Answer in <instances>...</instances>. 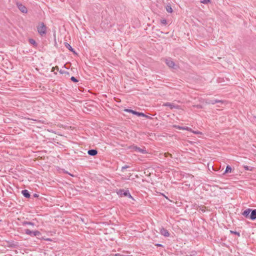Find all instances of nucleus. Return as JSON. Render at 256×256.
I'll use <instances>...</instances> for the list:
<instances>
[{
    "mask_svg": "<svg viewBox=\"0 0 256 256\" xmlns=\"http://www.w3.org/2000/svg\"><path fill=\"white\" fill-rule=\"evenodd\" d=\"M193 133L195 134H202L199 131H191Z\"/></svg>",
    "mask_w": 256,
    "mask_h": 256,
    "instance_id": "cd10ccee",
    "label": "nucleus"
},
{
    "mask_svg": "<svg viewBox=\"0 0 256 256\" xmlns=\"http://www.w3.org/2000/svg\"><path fill=\"white\" fill-rule=\"evenodd\" d=\"M250 218L251 220H254L256 219V209L252 210Z\"/></svg>",
    "mask_w": 256,
    "mask_h": 256,
    "instance_id": "0eeeda50",
    "label": "nucleus"
},
{
    "mask_svg": "<svg viewBox=\"0 0 256 256\" xmlns=\"http://www.w3.org/2000/svg\"><path fill=\"white\" fill-rule=\"evenodd\" d=\"M210 2V0H200V2L204 4H207L208 2Z\"/></svg>",
    "mask_w": 256,
    "mask_h": 256,
    "instance_id": "5701e85b",
    "label": "nucleus"
},
{
    "mask_svg": "<svg viewBox=\"0 0 256 256\" xmlns=\"http://www.w3.org/2000/svg\"><path fill=\"white\" fill-rule=\"evenodd\" d=\"M165 106H169L170 109H172L174 108H177L178 106H175L173 104L170 103V102H166L164 104Z\"/></svg>",
    "mask_w": 256,
    "mask_h": 256,
    "instance_id": "ddd939ff",
    "label": "nucleus"
},
{
    "mask_svg": "<svg viewBox=\"0 0 256 256\" xmlns=\"http://www.w3.org/2000/svg\"><path fill=\"white\" fill-rule=\"evenodd\" d=\"M25 234L31 236H36L40 235V232L38 230L32 231L29 229L25 230Z\"/></svg>",
    "mask_w": 256,
    "mask_h": 256,
    "instance_id": "20e7f679",
    "label": "nucleus"
},
{
    "mask_svg": "<svg viewBox=\"0 0 256 256\" xmlns=\"http://www.w3.org/2000/svg\"><path fill=\"white\" fill-rule=\"evenodd\" d=\"M124 111L126 112L132 113V114H135V115H136V112H136L135 110H131V109H125Z\"/></svg>",
    "mask_w": 256,
    "mask_h": 256,
    "instance_id": "a211bd4d",
    "label": "nucleus"
},
{
    "mask_svg": "<svg viewBox=\"0 0 256 256\" xmlns=\"http://www.w3.org/2000/svg\"><path fill=\"white\" fill-rule=\"evenodd\" d=\"M22 225L26 226V225H30L31 226H34L35 224L34 222H28V221H24L22 222Z\"/></svg>",
    "mask_w": 256,
    "mask_h": 256,
    "instance_id": "dca6fc26",
    "label": "nucleus"
},
{
    "mask_svg": "<svg viewBox=\"0 0 256 256\" xmlns=\"http://www.w3.org/2000/svg\"><path fill=\"white\" fill-rule=\"evenodd\" d=\"M252 210V209L250 208H247L246 210H244L243 212L242 213V214L246 217L248 218L249 216L250 213V212Z\"/></svg>",
    "mask_w": 256,
    "mask_h": 256,
    "instance_id": "1a4fd4ad",
    "label": "nucleus"
},
{
    "mask_svg": "<svg viewBox=\"0 0 256 256\" xmlns=\"http://www.w3.org/2000/svg\"><path fill=\"white\" fill-rule=\"evenodd\" d=\"M88 154L91 156H94L98 154V152L96 150H90L88 152Z\"/></svg>",
    "mask_w": 256,
    "mask_h": 256,
    "instance_id": "9b49d317",
    "label": "nucleus"
},
{
    "mask_svg": "<svg viewBox=\"0 0 256 256\" xmlns=\"http://www.w3.org/2000/svg\"><path fill=\"white\" fill-rule=\"evenodd\" d=\"M200 210H201L202 212H204L206 211V208L204 206H202L200 208Z\"/></svg>",
    "mask_w": 256,
    "mask_h": 256,
    "instance_id": "bb28decb",
    "label": "nucleus"
},
{
    "mask_svg": "<svg viewBox=\"0 0 256 256\" xmlns=\"http://www.w3.org/2000/svg\"><path fill=\"white\" fill-rule=\"evenodd\" d=\"M34 196L35 197H37V196H38V195H37L36 194H35L34 195Z\"/></svg>",
    "mask_w": 256,
    "mask_h": 256,
    "instance_id": "2f4dec72",
    "label": "nucleus"
},
{
    "mask_svg": "<svg viewBox=\"0 0 256 256\" xmlns=\"http://www.w3.org/2000/svg\"><path fill=\"white\" fill-rule=\"evenodd\" d=\"M60 0L62 1V2H63L64 0Z\"/></svg>",
    "mask_w": 256,
    "mask_h": 256,
    "instance_id": "72a5a7b5",
    "label": "nucleus"
},
{
    "mask_svg": "<svg viewBox=\"0 0 256 256\" xmlns=\"http://www.w3.org/2000/svg\"><path fill=\"white\" fill-rule=\"evenodd\" d=\"M65 46L70 51L74 52V49L68 43L65 42Z\"/></svg>",
    "mask_w": 256,
    "mask_h": 256,
    "instance_id": "4468645a",
    "label": "nucleus"
},
{
    "mask_svg": "<svg viewBox=\"0 0 256 256\" xmlns=\"http://www.w3.org/2000/svg\"><path fill=\"white\" fill-rule=\"evenodd\" d=\"M174 127L178 130H186L188 131H192V128L189 127H188V126L182 127V126H174Z\"/></svg>",
    "mask_w": 256,
    "mask_h": 256,
    "instance_id": "9d476101",
    "label": "nucleus"
},
{
    "mask_svg": "<svg viewBox=\"0 0 256 256\" xmlns=\"http://www.w3.org/2000/svg\"><path fill=\"white\" fill-rule=\"evenodd\" d=\"M47 28L43 22H40L37 26V30L38 33L41 36H43L46 33Z\"/></svg>",
    "mask_w": 256,
    "mask_h": 256,
    "instance_id": "f257e3e1",
    "label": "nucleus"
},
{
    "mask_svg": "<svg viewBox=\"0 0 256 256\" xmlns=\"http://www.w3.org/2000/svg\"><path fill=\"white\" fill-rule=\"evenodd\" d=\"M160 22L162 24L166 25L167 23V20L166 19H162L160 20Z\"/></svg>",
    "mask_w": 256,
    "mask_h": 256,
    "instance_id": "4be33fe9",
    "label": "nucleus"
},
{
    "mask_svg": "<svg viewBox=\"0 0 256 256\" xmlns=\"http://www.w3.org/2000/svg\"><path fill=\"white\" fill-rule=\"evenodd\" d=\"M128 168V166H122V170L126 169V168Z\"/></svg>",
    "mask_w": 256,
    "mask_h": 256,
    "instance_id": "c756f323",
    "label": "nucleus"
},
{
    "mask_svg": "<svg viewBox=\"0 0 256 256\" xmlns=\"http://www.w3.org/2000/svg\"><path fill=\"white\" fill-rule=\"evenodd\" d=\"M136 115L138 116H143V117H145L146 118H149L148 116L146 115L144 113L138 112H137L136 113Z\"/></svg>",
    "mask_w": 256,
    "mask_h": 256,
    "instance_id": "2eb2a0df",
    "label": "nucleus"
},
{
    "mask_svg": "<svg viewBox=\"0 0 256 256\" xmlns=\"http://www.w3.org/2000/svg\"><path fill=\"white\" fill-rule=\"evenodd\" d=\"M244 168L245 170H252V168H250L248 166H244Z\"/></svg>",
    "mask_w": 256,
    "mask_h": 256,
    "instance_id": "b1692460",
    "label": "nucleus"
},
{
    "mask_svg": "<svg viewBox=\"0 0 256 256\" xmlns=\"http://www.w3.org/2000/svg\"><path fill=\"white\" fill-rule=\"evenodd\" d=\"M165 62L166 65L168 67L172 68L174 69H176V65L174 62L170 58L166 59Z\"/></svg>",
    "mask_w": 256,
    "mask_h": 256,
    "instance_id": "423d86ee",
    "label": "nucleus"
},
{
    "mask_svg": "<svg viewBox=\"0 0 256 256\" xmlns=\"http://www.w3.org/2000/svg\"><path fill=\"white\" fill-rule=\"evenodd\" d=\"M131 148L133 152H136L140 154H145L148 153L145 148H140L136 146H132Z\"/></svg>",
    "mask_w": 256,
    "mask_h": 256,
    "instance_id": "f03ea898",
    "label": "nucleus"
},
{
    "mask_svg": "<svg viewBox=\"0 0 256 256\" xmlns=\"http://www.w3.org/2000/svg\"><path fill=\"white\" fill-rule=\"evenodd\" d=\"M115 256H125V255H122V254H115Z\"/></svg>",
    "mask_w": 256,
    "mask_h": 256,
    "instance_id": "c85d7f7f",
    "label": "nucleus"
},
{
    "mask_svg": "<svg viewBox=\"0 0 256 256\" xmlns=\"http://www.w3.org/2000/svg\"><path fill=\"white\" fill-rule=\"evenodd\" d=\"M166 10L168 12L172 13V9L170 6H167L166 7Z\"/></svg>",
    "mask_w": 256,
    "mask_h": 256,
    "instance_id": "aec40b11",
    "label": "nucleus"
},
{
    "mask_svg": "<svg viewBox=\"0 0 256 256\" xmlns=\"http://www.w3.org/2000/svg\"><path fill=\"white\" fill-rule=\"evenodd\" d=\"M160 234L164 236H170L168 232L164 228H162L160 230Z\"/></svg>",
    "mask_w": 256,
    "mask_h": 256,
    "instance_id": "6e6552de",
    "label": "nucleus"
},
{
    "mask_svg": "<svg viewBox=\"0 0 256 256\" xmlns=\"http://www.w3.org/2000/svg\"><path fill=\"white\" fill-rule=\"evenodd\" d=\"M230 233L234 234H235L236 235H238V236H240V233L238 232L230 230Z\"/></svg>",
    "mask_w": 256,
    "mask_h": 256,
    "instance_id": "a878e982",
    "label": "nucleus"
},
{
    "mask_svg": "<svg viewBox=\"0 0 256 256\" xmlns=\"http://www.w3.org/2000/svg\"><path fill=\"white\" fill-rule=\"evenodd\" d=\"M157 246H162V244H157Z\"/></svg>",
    "mask_w": 256,
    "mask_h": 256,
    "instance_id": "473e14b6",
    "label": "nucleus"
},
{
    "mask_svg": "<svg viewBox=\"0 0 256 256\" xmlns=\"http://www.w3.org/2000/svg\"><path fill=\"white\" fill-rule=\"evenodd\" d=\"M70 80L74 82H78V80L74 76H72Z\"/></svg>",
    "mask_w": 256,
    "mask_h": 256,
    "instance_id": "393cba45",
    "label": "nucleus"
},
{
    "mask_svg": "<svg viewBox=\"0 0 256 256\" xmlns=\"http://www.w3.org/2000/svg\"><path fill=\"white\" fill-rule=\"evenodd\" d=\"M220 102V100H210V102H208V104H215L217 102Z\"/></svg>",
    "mask_w": 256,
    "mask_h": 256,
    "instance_id": "6ab92c4d",
    "label": "nucleus"
},
{
    "mask_svg": "<svg viewBox=\"0 0 256 256\" xmlns=\"http://www.w3.org/2000/svg\"><path fill=\"white\" fill-rule=\"evenodd\" d=\"M29 42L30 44H33L34 46H36V42L34 39H32V38L30 39Z\"/></svg>",
    "mask_w": 256,
    "mask_h": 256,
    "instance_id": "412c9836",
    "label": "nucleus"
},
{
    "mask_svg": "<svg viewBox=\"0 0 256 256\" xmlns=\"http://www.w3.org/2000/svg\"><path fill=\"white\" fill-rule=\"evenodd\" d=\"M118 194L120 195V196H128L129 198L134 200V198L130 194L128 190H120L118 192Z\"/></svg>",
    "mask_w": 256,
    "mask_h": 256,
    "instance_id": "7ed1b4c3",
    "label": "nucleus"
},
{
    "mask_svg": "<svg viewBox=\"0 0 256 256\" xmlns=\"http://www.w3.org/2000/svg\"><path fill=\"white\" fill-rule=\"evenodd\" d=\"M46 240H48V241H50L51 240L50 238H48Z\"/></svg>",
    "mask_w": 256,
    "mask_h": 256,
    "instance_id": "7c9ffc66",
    "label": "nucleus"
},
{
    "mask_svg": "<svg viewBox=\"0 0 256 256\" xmlns=\"http://www.w3.org/2000/svg\"><path fill=\"white\" fill-rule=\"evenodd\" d=\"M232 172L231 166H227L224 173L225 174V173H228V172Z\"/></svg>",
    "mask_w": 256,
    "mask_h": 256,
    "instance_id": "f3484780",
    "label": "nucleus"
},
{
    "mask_svg": "<svg viewBox=\"0 0 256 256\" xmlns=\"http://www.w3.org/2000/svg\"><path fill=\"white\" fill-rule=\"evenodd\" d=\"M16 5L17 7L19 9V10L20 12H22V13H24V14L27 13L28 10H27L26 8L24 5H23L22 3H20L19 2H16Z\"/></svg>",
    "mask_w": 256,
    "mask_h": 256,
    "instance_id": "39448f33",
    "label": "nucleus"
},
{
    "mask_svg": "<svg viewBox=\"0 0 256 256\" xmlns=\"http://www.w3.org/2000/svg\"><path fill=\"white\" fill-rule=\"evenodd\" d=\"M22 195H23L24 197H26V198H30V192H28V190H22Z\"/></svg>",
    "mask_w": 256,
    "mask_h": 256,
    "instance_id": "f8f14e48",
    "label": "nucleus"
}]
</instances>
